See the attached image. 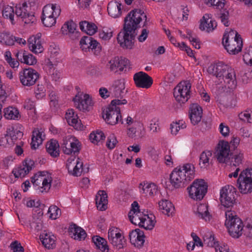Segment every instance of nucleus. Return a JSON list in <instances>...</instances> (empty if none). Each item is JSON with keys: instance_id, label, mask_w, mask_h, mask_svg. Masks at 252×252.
<instances>
[{"instance_id": "nucleus-19", "label": "nucleus", "mask_w": 252, "mask_h": 252, "mask_svg": "<svg viewBox=\"0 0 252 252\" xmlns=\"http://www.w3.org/2000/svg\"><path fill=\"white\" fill-rule=\"evenodd\" d=\"M125 83L124 79H120L114 81L113 85V94L116 97H122L126 94L127 91L125 89Z\"/></svg>"}, {"instance_id": "nucleus-63", "label": "nucleus", "mask_w": 252, "mask_h": 252, "mask_svg": "<svg viewBox=\"0 0 252 252\" xmlns=\"http://www.w3.org/2000/svg\"><path fill=\"white\" fill-rule=\"evenodd\" d=\"M243 59L245 62L249 61L252 65V46L246 49V51L243 55Z\"/></svg>"}, {"instance_id": "nucleus-60", "label": "nucleus", "mask_w": 252, "mask_h": 252, "mask_svg": "<svg viewBox=\"0 0 252 252\" xmlns=\"http://www.w3.org/2000/svg\"><path fill=\"white\" fill-rule=\"evenodd\" d=\"M119 63H118V69L120 71H122L124 70L125 68H126L129 64V61L128 59L121 57H118Z\"/></svg>"}, {"instance_id": "nucleus-12", "label": "nucleus", "mask_w": 252, "mask_h": 252, "mask_svg": "<svg viewBox=\"0 0 252 252\" xmlns=\"http://www.w3.org/2000/svg\"><path fill=\"white\" fill-rule=\"evenodd\" d=\"M83 93H78L73 98L74 105L77 109L80 110H89L92 109L94 102L92 97L88 94H84L82 97Z\"/></svg>"}, {"instance_id": "nucleus-28", "label": "nucleus", "mask_w": 252, "mask_h": 252, "mask_svg": "<svg viewBox=\"0 0 252 252\" xmlns=\"http://www.w3.org/2000/svg\"><path fill=\"white\" fill-rule=\"evenodd\" d=\"M29 47L30 50L35 54L40 53L43 51L41 40L35 39L33 36H31L28 40Z\"/></svg>"}, {"instance_id": "nucleus-61", "label": "nucleus", "mask_w": 252, "mask_h": 252, "mask_svg": "<svg viewBox=\"0 0 252 252\" xmlns=\"http://www.w3.org/2000/svg\"><path fill=\"white\" fill-rule=\"evenodd\" d=\"M118 141L114 134L110 135L107 140L106 146L109 149H113L116 146Z\"/></svg>"}, {"instance_id": "nucleus-64", "label": "nucleus", "mask_w": 252, "mask_h": 252, "mask_svg": "<svg viewBox=\"0 0 252 252\" xmlns=\"http://www.w3.org/2000/svg\"><path fill=\"white\" fill-rule=\"evenodd\" d=\"M11 249L13 252H24V249L17 241H15L11 244Z\"/></svg>"}, {"instance_id": "nucleus-27", "label": "nucleus", "mask_w": 252, "mask_h": 252, "mask_svg": "<svg viewBox=\"0 0 252 252\" xmlns=\"http://www.w3.org/2000/svg\"><path fill=\"white\" fill-rule=\"evenodd\" d=\"M79 159L78 158L77 160L73 163L72 166L70 167L69 169H67L68 172L74 176H79L82 172H88L89 171L88 167L86 169L83 168V163L82 161H79Z\"/></svg>"}, {"instance_id": "nucleus-25", "label": "nucleus", "mask_w": 252, "mask_h": 252, "mask_svg": "<svg viewBox=\"0 0 252 252\" xmlns=\"http://www.w3.org/2000/svg\"><path fill=\"white\" fill-rule=\"evenodd\" d=\"M16 56L21 63L28 65H34L37 63V60L35 57L25 51L17 53Z\"/></svg>"}, {"instance_id": "nucleus-2", "label": "nucleus", "mask_w": 252, "mask_h": 252, "mask_svg": "<svg viewBox=\"0 0 252 252\" xmlns=\"http://www.w3.org/2000/svg\"><path fill=\"white\" fill-rule=\"evenodd\" d=\"M208 73L216 77L217 84H224L225 87L230 90L236 88L237 81L234 69L227 65L220 62L211 64L207 70Z\"/></svg>"}, {"instance_id": "nucleus-1", "label": "nucleus", "mask_w": 252, "mask_h": 252, "mask_svg": "<svg viewBox=\"0 0 252 252\" xmlns=\"http://www.w3.org/2000/svg\"><path fill=\"white\" fill-rule=\"evenodd\" d=\"M144 21L143 27H147L150 22L146 14L142 9L135 8L131 10L124 19L123 32L117 36V40L121 46L127 49L132 48L134 39L135 31L140 26L139 24Z\"/></svg>"}, {"instance_id": "nucleus-52", "label": "nucleus", "mask_w": 252, "mask_h": 252, "mask_svg": "<svg viewBox=\"0 0 252 252\" xmlns=\"http://www.w3.org/2000/svg\"><path fill=\"white\" fill-rule=\"evenodd\" d=\"M122 234L119 232L118 228L112 227L109 229L108 232V237L109 241H112L113 243H115L114 240L116 238H122Z\"/></svg>"}, {"instance_id": "nucleus-7", "label": "nucleus", "mask_w": 252, "mask_h": 252, "mask_svg": "<svg viewBox=\"0 0 252 252\" xmlns=\"http://www.w3.org/2000/svg\"><path fill=\"white\" fill-rule=\"evenodd\" d=\"M191 84L189 81L179 83L174 89L173 95L176 100L180 103L187 102L190 97Z\"/></svg>"}, {"instance_id": "nucleus-17", "label": "nucleus", "mask_w": 252, "mask_h": 252, "mask_svg": "<svg viewBox=\"0 0 252 252\" xmlns=\"http://www.w3.org/2000/svg\"><path fill=\"white\" fill-rule=\"evenodd\" d=\"M134 83L137 87L148 89L153 83V79L145 72L140 71L133 76Z\"/></svg>"}, {"instance_id": "nucleus-43", "label": "nucleus", "mask_w": 252, "mask_h": 252, "mask_svg": "<svg viewBox=\"0 0 252 252\" xmlns=\"http://www.w3.org/2000/svg\"><path fill=\"white\" fill-rule=\"evenodd\" d=\"M76 25L73 21L65 22L61 28L63 34L73 33L76 30Z\"/></svg>"}, {"instance_id": "nucleus-62", "label": "nucleus", "mask_w": 252, "mask_h": 252, "mask_svg": "<svg viewBox=\"0 0 252 252\" xmlns=\"http://www.w3.org/2000/svg\"><path fill=\"white\" fill-rule=\"evenodd\" d=\"M206 238L204 239V241L207 242V245L209 247H213L216 246L218 243L215 239L214 235L213 233H209L208 235H206Z\"/></svg>"}, {"instance_id": "nucleus-49", "label": "nucleus", "mask_w": 252, "mask_h": 252, "mask_svg": "<svg viewBox=\"0 0 252 252\" xmlns=\"http://www.w3.org/2000/svg\"><path fill=\"white\" fill-rule=\"evenodd\" d=\"M29 225L31 229L38 231L42 228V221L41 220L33 217L32 220H29Z\"/></svg>"}, {"instance_id": "nucleus-32", "label": "nucleus", "mask_w": 252, "mask_h": 252, "mask_svg": "<svg viewBox=\"0 0 252 252\" xmlns=\"http://www.w3.org/2000/svg\"><path fill=\"white\" fill-rule=\"evenodd\" d=\"M159 209L162 210V213L168 216L172 215L174 211V207L173 204L169 201L164 199L158 203Z\"/></svg>"}, {"instance_id": "nucleus-13", "label": "nucleus", "mask_w": 252, "mask_h": 252, "mask_svg": "<svg viewBox=\"0 0 252 252\" xmlns=\"http://www.w3.org/2000/svg\"><path fill=\"white\" fill-rule=\"evenodd\" d=\"M216 156L220 163H228L230 160V146L228 142L221 141L218 144Z\"/></svg>"}, {"instance_id": "nucleus-29", "label": "nucleus", "mask_w": 252, "mask_h": 252, "mask_svg": "<svg viewBox=\"0 0 252 252\" xmlns=\"http://www.w3.org/2000/svg\"><path fill=\"white\" fill-rule=\"evenodd\" d=\"M46 148L48 153L52 157L56 158L59 156V144L57 140H51L47 143Z\"/></svg>"}, {"instance_id": "nucleus-18", "label": "nucleus", "mask_w": 252, "mask_h": 252, "mask_svg": "<svg viewBox=\"0 0 252 252\" xmlns=\"http://www.w3.org/2000/svg\"><path fill=\"white\" fill-rule=\"evenodd\" d=\"M129 238L131 244L137 248H141L144 245L145 236L142 230L136 228L129 232Z\"/></svg>"}, {"instance_id": "nucleus-42", "label": "nucleus", "mask_w": 252, "mask_h": 252, "mask_svg": "<svg viewBox=\"0 0 252 252\" xmlns=\"http://www.w3.org/2000/svg\"><path fill=\"white\" fill-rule=\"evenodd\" d=\"M78 118V114H75V111H66L65 119L70 126H77L79 124Z\"/></svg>"}, {"instance_id": "nucleus-57", "label": "nucleus", "mask_w": 252, "mask_h": 252, "mask_svg": "<svg viewBox=\"0 0 252 252\" xmlns=\"http://www.w3.org/2000/svg\"><path fill=\"white\" fill-rule=\"evenodd\" d=\"M19 111H3L4 117L7 120H18L20 117Z\"/></svg>"}, {"instance_id": "nucleus-37", "label": "nucleus", "mask_w": 252, "mask_h": 252, "mask_svg": "<svg viewBox=\"0 0 252 252\" xmlns=\"http://www.w3.org/2000/svg\"><path fill=\"white\" fill-rule=\"evenodd\" d=\"M237 184L241 193L247 194L252 192V181L240 180Z\"/></svg>"}, {"instance_id": "nucleus-54", "label": "nucleus", "mask_w": 252, "mask_h": 252, "mask_svg": "<svg viewBox=\"0 0 252 252\" xmlns=\"http://www.w3.org/2000/svg\"><path fill=\"white\" fill-rule=\"evenodd\" d=\"M29 172V169L23 165L17 169H14L12 171L15 178L24 177Z\"/></svg>"}, {"instance_id": "nucleus-56", "label": "nucleus", "mask_w": 252, "mask_h": 252, "mask_svg": "<svg viewBox=\"0 0 252 252\" xmlns=\"http://www.w3.org/2000/svg\"><path fill=\"white\" fill-rule=\"evenodd\" d=\"M186 126L183 124L182 121L173 123L170 125L171 132L173 135H176L180 128L183 129Z\"/></svg>"}, {"instance_id": "nucleus-24", "label": "nucleus", "mask_w": 252, "mask_h": 252, "mask_svg": "<svg viewBox=\"0 0 252 252\" xmlns=\"http://www.w3.org/2000/svg\"><path fill=\"white\" fill-rule=\"evenodd\" d=\"M39 238L42 244L46 248L53 249L56 247V237L54 235L44 232L40 235Z\"/></svg>"}, {"instance_id": "nucleus-21", "label": "nucleus", "mask_w": 252, "mask_h": 252, "mask_svg": "<svg viewBox=\"0 0 252 252\" xmlns=\"http://www.w3.org/2000/svg\"><path fill=\"white\" fill-rule=\"evenodd\" d=\"M68 232L71 235V237L79 240H84L87 235L86 231L83 228L74 223L70 225Z\"/></svg>"}, {"instance_id": "nucleus-55", "label": "nucleus", "mask_w": 252, "mask_h": 252, "mask_svg": "<svg viewBox=\"0 0 252 252\" xmlns=\"http://www.w3.org/2000/svg\"><path fill=\"white\" fill-rule=\"evenodd\" d=\"M48 213L51 219L55 220L61 215V211L57 206L53 205L49 208Z\"/></svg>"}, {"instance_id": "nucleus-33", "label": "nucleus", "mask_w": 252, "mask_h": 252, "mask_svg": "<svg viewBox=\"0 0 252 252\" xmlns=\"http://www.w3.org/2000/svg\"><path fill=\"white\" fill-rule=\"evenodd\" d=\"M121 4L117 2H110L107 6V11L110 16L113 18L118 17L121 14Z\"/></svg>"}, {"instance_id": "nucleus-53", "label": "nucleus", "mask_w": 252, "mask_h": 252, "mask_svg": "<svg viewBox=\"0 0 252 252\" xmlns=\"http://www.w3.org/2000/svg\"><path fill=\"white\" fill-rule=\"evenodd\" d=\"M250 180L252 181V169L248 168L245 170H243L240 174L237 183H238L240 180Z\"/></svg>"}, {"instance_id": "nucleus-5", "label": "nucleus", "mask_w": 252, "mask_h": 252, "mask_svg": "<svg viewBox=\"0 0 252 252\" xmlns=\"http://www.w3.org/2000/svg\"><path fill=\"white\" fill-rule=\"evenodd\" d=\"M61 9L59 5L47 4L42 10L41 20L43 25L47 27H51L56 22V18L60 15Z\"/></svg>"}, {"instance_id": "nucleus-50", "label": "nucleus", "mask_w": 252, "mask_h": 252, "mask_svg": "<svg viewBox=\"0 0 252 252\" xmlns=\"http://www.w3.org/2000/svg\"><path fill=\"white\" fill-rule=\"evenodd\" d=\"M230 160L229 162L230 164L235 167L239 166L242 163L243 159V155L239 153V154H235L230 153Z\"/></svg>"}, {"instance_id": "nucleus-8", "label": "nucleus", "mask_w": 252, "mask_h": 252, "mask_svg": "<svg viewBox=\"0 0 252 252\" xmlns=\"http://www.w3.org/2000/svg\"><path fill=\"white\" fill-rule=\"evenodd\" d=\"M236 189L231 185L223 187L220 191V201L225 207H232L235 203Z\"/></svg>"}, {"instance_id": "nucleus-31", "label": "nucleus", "mask_w": 252, "mask_h": 252, "mask_svg": "<svg viewBox=\"0 0 252 252\" xmlns=\"http://www.w3.org/2000/svg\"><path fill=\"white\" fill-rule=\"evenodd\" d=\"M79 26L82 31L85 32L89 35L94 34L97 31L96 26L92 23L84 21L79 23Z\"/></svg>"}, {"instance_id": "nucleus-46", "label": "nucleus", "mask_w": 252, "mask_h": 252, "mask_svg": "<svg viewBox=\"0 0 252 252\" xmlns=\"http://www.w3.org/2000/svg\"><path fill=\"white\" fill-rule=\"evenodd\" d=\"M2 16L5 18L9 19L13 24L14 16L13 7L9 5L4 6L2 10Z\"/></svg>"}, {"instance_id": "nucleus-41", "label": "nucleus", "mask_w": 252, "mask_h": 252, "mask_svg": "<svg viewBox=\"0 0 252 252\" xmlns=\"http://www.w3.org/2000/svg\"><path fill=\"white\" fill-rule=\"evenodd\" d=\"M178 170H181L183 172L185 177H190V180L194 178V167L191 164H184L182 167H180Z\"/></svg>"}, {"instance_id": "nucleus-20", "label": "nucleus", "mask_w": 252, "mask_h": 252, "mask_svg": "<svg viewBox=\"0 0 252 252\" xmlns=\"http://www.w3.org/2000/svg\"><path fill=\"white\" fill-rule=\"evenodd\" d=\"M108 196L104 190H99L95 196V203L97 209L104 211L107 209Z\"/></svg>"}, {"instance_id": "nucleus-10", "label": "nucleus", "mask_w": 252, "mask_h": 252, "mask_svg": "<svg viewBox=\"0 0 252 252\" xmlns=\"http://www.w3.org/2000/svg\"><path fill=\"white\" fill-rule=\"evenodd\" d=\"M39 78V73L32 68H25L19 72L21 83L25 86L34 85Z\"/></svg>"}, {"instance_id": "nucleus-38", "label": "nucleus", "mask_w": 252, "mask_h": 252, "mask_svg": "<svg viewBox=\"0 0 252 252\" xmlns=\"http://www.w3.org/2000/svg\"><path fill=\"white\" fill-rule=\"evenodd\" d=\"M6 135L10 137L12 142L14 143L18 139H21L23 133L20 130H15L13 126L7 128Z\"/></svg>"}, {"instance_id": "nucleus-14", "label": "nucleus", "mask_w": 252, "mask_h": 252, "mask_svg": "<svg viewBox=\"0 0 252 252\" xmlns=\"http://www.w3.org/2000/svg\"><path fill=\"white\" fill-rule=\"evenodd\" d=\"M80 44L82 50L92 51L95 55H98L101 48L96 40L90 36H84L80 40Z\"/></svg>"}, {"instance_id": "nucleus-9", "label": "nucleus", "mask_w": 252, "mask_h": 252, "mask_svg": "<svg viewBox=\"0 0 252 252\" xmlns=\"http://www.w3.org/2000/svg\"><path fill=\"white\" fill-rule=\"evenodd\" d=\"M206 3L216 6L217 8L219 9V11L216 13V17L220 19L225 27L229 26V11L226 9H223L225 5L224 0H206Z\"/></svg>"}, {"instance_id": "nucleus-34", "label": "nucleus", "mask_w": 252, "mask_h": 252, "mask_svg": "<svg viewBox=\"0 0 252 252\" xmlns=\"http://www.w3.org/2000/svg\"><path fill=\"white\" fill-rule=\"evenodd\" d=\"M144 215L143 212L140 211L129 212L128 214L130 222L134 225H138L139 226V224L143 223V220L144 218Z\"/></svg>"}, {"instance_id": "nucleus-48", "label": "nucleus", "mask_w": 252, "mask_h": 252, "mask_svg": "<svg viewBox=\"0 0 252 252\" xmlns=\"http://www.w3.org/2000/svg\"><path fill=\"white\" fill-rule=\"evenodd\" d=\"M115 241L114 243H113L112 241L109 242L113 245V247L116 250H120L125 248L126 245V239H125L124 236H122V238H116L114 240Z\"/></svg>"}, {"instance_id": "nucleus-45", "label": "nucleus", "mask_w": 252, "mask_h": 252, "mask_svg": "<svg viewBox=\"0 0 252 252\" xmlns=\"http://www.w3.org/2000/svg\"><path fill=\"white\" fill-rule=\"evenodd\" d=\"M0 42L10 46L14 44V41L13 37L10 36L9 33L2 32L0 33Z\"/></svg>"}, {"instance_id": "nucleus-3", "label": "nucleus", "mask_w": 252, "mask_h": 252, "mask_svg": "<svg viewBox=\"0 0 252 252\" xmlns=\"http://www.w3.org/2000/svg\"><path fill=\"white\" fill-rule=\"evenodd\" d=\"M222 43L227 52L232 55H236L241 52L243 47L241 35L233 30L223 35Z\"/></svg>"}, {"instance_id": "nucleus-15", "label": "nucleus", "mask_w": 252, "mask_h": 252, "mask_svg": "<svg viewBox=\"0 0 252 252\" xmlns=\"http://www.w3.org/2000/svg\"><path fill=\"white\" fill-rule=\"evenodd\" d=\"M174 170L170 175V181L175 188L185 187L189 181L190 177H187L181 170Z\"/></svg>"}, {"instance_id": "nucleus-4", "label": "nucleus", "mask_w": 252, "mask_h": 252, "mask_svg": "<svg viewBox=\"0 0 252 252\" xmlns=\"http://www.w3.org/2000/svg\"><path fill=\"white\" fill-rule=\"evenodd\" d=\"M225 225L230 235L233 238H238L242 235L244 225L242 220L231 211L225 212Z\"/></svg>"}, {"instance_id": "nucleus-6", "label": "nucleus", "mask_w": 252, "mask_h": 252, "mask_svg": "<svg viewBox=\"0 0 252 252\" xmlns=\"http://www.w3.org/2000/svg\"><path fill=\"white\" fill-rule=\"evenodd\" d=\"M207 184L203 179H197L187 188L189 196L195 200H201L207 192Z\"/></svg>"}, {"instance_id": "nucleus-58", "label": "nucleus", "mask_w": 252, "mask_h": 252, "mask_svg": "<svg viewBox=\"0 0 252 252\" xmlns=\"http://www.w3.org/2000/svg\"><path fill=\"white\" fill-rule=\"evenodd\" d=\"M211 156L212 153L210 151L203 152L200 156V165H201V162L204 166H205L207 163H208L209 158L211 157Z\"/></svg>"}, {"instance_id": "nucleus-40", "label": "nucleus", "mask_w": 252, "mask_h": 252, "mask_svg": "<svg viewBox=\"0 0 252 252\" xmlns=\"http://www.w3.org/2000/svg\"><path fill=\"white\" fill-rule=\"evenodd\" d=\"M90 140L93 143L97 144L98 142H100L104 140L105 136L104 133L99 130L95 131H93L90 134Z\"/></svg>"}, {"instance_id": "nucleus-23", "label": "nucleus", "mask_w": 252, "mask_h": 252, "mask_svg": "<svg viewBox=\"0 0 252 252\" xmlns=\"http://www.w3.org/2000/svg\"><path fill=\"white\" fill-rule=\"evenodd\" d=\"M217 26L215 21L210 19L209 14H205L201 20L199 28L208 32L213 31Z\"/></svg>"}, {"instance_id": "nucleus-59", "label": "nucleus", "mask_w": 252, "mask_h": 252, "mask_svg": "<svg viewBox=\"0 0 252 252\" xmlns=\"http://www.w3.org/2000/svg\"><path fill=\"white\" fill-rule=\"evenodd\" d=\"M118 57H115L111 60L107 64V67L109 68L110 71L116 72L118 69V63H119Z\"/></svg>"}, {"instance_id": "nucleus-39", "label": "nucleus", "mask_w": 252, "mask_h": 252, "mask_svg": "<svg viewBox=\"0 0 252 252\" xmlns=\"http://www.w3.org/2000/svg\"><path fill=\"white\" fill-rule=\"evenodd\" d=\"M127 103L126 99H114L111 101L110 104L107 108V110H121L124 109V105Z\"/></svg>"}, {"instance_id": "nucleus-47", "label": "nucleus", "mask_w": 252, "mask_h": 252, "mask_svg": "<svg viewBox=\"0 0 252 252\" xmlns=\"http://www.w3.org/2000/svg\"><path fill=\"white\" fill-rule=\"evenodd\" d=\"M46 171H39L31 178V182L34 186H38L42 183L44 176H46Z\"/></svg>"}, {"instance_id": "nucleus-11", "label": "nucleus", "mask_w": 252, "mask_h": 252, "mask_svg": "<svg viewBox=\"0 0 252 252\" xmlns=\"http://www.w3.org/2000/svg\"><path fill=\"white\" fill-rule=\"evenodd\" d=\"M15 13L17 17H20L25 24L34 23L36 18L32 12H30V8L28 6L27 2L19 3L15 6Z\"/></svg>"}, {"instance_id": "nucleus-22", "label": "nucleus", "mask_w": 252, "mask_h": 252, "mask_svg": "<svg viewBox=\"0 0 252 252\" xmlns=\"http://www.w3.org/2000/svg\"><path fill=\"white\" fill-rule=\"evenodd\" d=\"M102 117L107 124L113 125L118 123L122 116L121 111H102Z\"/></svg>"}, {"instance_id": "nucleus-36", "label": "nucleus", "mask_w": 252, "mask_h": 252, "mask_svg": "<svg viewBox=\"0 0 252 252\" xmlns=\"http://www.w3.org/2000/svg\"><path fill=\"white\" fill-rule=\"evenodd\" d=\"M142 187V193L145 194L146 195L152 196L156 194L158 191V189L156 185L154 183L148 184L146 183H140L139 185V188Z\"/></svg>"}, {"instance_id": "nucleus-35", "label": "nucleus", "mask_w": 252, "mask_h": 252, "mask_svg": "<svg viewBox=\"0 0 252 252\" xmlns=\"http://www.w3.org/2000/svg\"><path fill=\"white\" fill-rule=\"evenodd\" d=\"M43 140L42 137V132L40 131L37 129H35L32 131L31 148L35 150L37 148L38 146L42 144Z\"/></svg>"}, {"instance_id": "nucleus-26", "label": "nucleus", "mask_w": 252, "mask_h": 252, "mask_svg": "<svg viewBox=\"0 0 252 252\" xmlns=\"http://www.w3.org/2000/svg\"><path fill=\"white\" fill-rule=\"evenodd\" d=\"M194 213L199 219L204 220L206 221H210L211 216L208 210V206L204 204H200L198 206L196 210Z\"/></svg>"}, {"instance_id": "nucleus-44", "label": "nucleus", "mask_w": 252, "mask_h": 252, "mask_svg": "<svg viewBox=\"0 0 252 252\" xmlns=\"http://www.w3.org/2000/svg\"><path fill=\"white\" fill-rule=\"evenodd\" d=\"M154 218L155 217L154 216ZM143 221V223L139 224V227H143L146 230H152L154 228L156 222L155 219L153 220L152 217H149L148 215H144Z\"/></svg>"}, {"instance_id": "nucleus-51", "label": "nucleus", "mask_w": 252, "mask_h": 252, "mask_svg": "<svg viewBox=\"0 0 252 252\" xmlns=\"http://www.w3.org/2000/svg\"><path fill=\"white\" fill-rule=\"evenodd\" d=\"M203 111H191L189 114V117L191 123L195 125L200 122Z\"/></svg>"}, {"instance_id": "nucleus-30", "label": "nucleus", "mask_w": 252, "mask_h": 252, "mask_svg": "<svg viewBox=\"0 0 252 252\" xmlns=\"http://www.w3.org/2000/svg\"><path fill=\"white\" fill-rule=\"evenodd\" d=\"M92 241L97 248L102 252H108L109 247L107 241L99 236H94L92 237Z\"/></svg>"}, {"instance_id": "nucleus-16", "label": "nucleus", "mask_w": 252, "mask_h": 252, "mask_svg": "<svg viewBox=\"0 0 252 252\" xmlns=\"http://www.w3.org/2000/svg\"><path fill=\"white\" fill-rule=\"evenodd\" d=\"M62 148L65 154L74 155L78 154L81 150L80 142L75 137H70L68 140H63Z\"/></svg>"}]
</instances>
